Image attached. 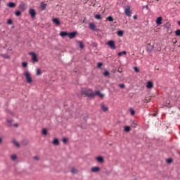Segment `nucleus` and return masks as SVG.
<instances>
[{
	"instance_id": "25",
	"label": "nucleus",
	"mask_w": 180,
	"mask_h": 180,
	"mask_svg": "<svg viewBox=\"0 0 180 180\" xmlns=\"http://www.w3.org/2000/svg\"><path fill=\"white\" fill-rule=\"evenodd\" d=\"M70 172L72 174H78V170L75 168H72Z\"/></svg>"
},
{
	"instance_id": "48",
	"label": "nucleus",
	"mask_w": 180,
	"mask_h": 180,
	"mask_svg": "<svg viewBox=\"0 0 180 180\" xmlns=\"http://www.w3.org/2000/svg\"><path fill=\"white\" fill-rule=\"evenodd\" d=\"M178 25H179V26H180V21H178Z\"/></svg>"
},
{
	"instance_id": "20",
	"label": "nucleus",
	"mask_w": 180,
	"mask_h": 180,
	"mask_svg": "<svg viewBox=\"0 0 180 180\" xmlns=\"http://www.w3.org/2000/svg\"><path fill=\"white\" fill-rule=\"evenodd\" d=\"M124 33V32H123L122 30H119L117 32V36H120V37H122L123 36Z\"/></svg>"
},
{
	"instance_id": "42",
	"label": "nucleus",
	"mask_w": 180,
	"mask_h": 180,
	"mask_svg": "<svg viewBox=\"0 0 180 180\" xmlns=\"http://www.w3.org/2000/svg\"><path fill=\"white\" fill-rule=\"evenodd\" d=\"M119 86H120V88H121L122 89H123V88H124V84H119Z\"/></svg>"
},
{
	"instance_id": "14",
	"label": "nucleus",
	"mask_w": 180,
	"mask_h": 180,
	"mask_svg": "<svg viewBox=\"0 0 180 180\" xmlns=\"http://www.w3.org/2000/svg\"><path fill=\"white\" fill-rule=\"evenodd\" d=\"M52 143L53 146H60V141L58 139H54Z\"/></svg>"
},
{
	"instance_id": "11",
	"label": "nucleus",
	"mask_w": 180,
	"mask_h": 180,
	"mask_svg": "<svg viewBox=\"0 0 180 180\" xmlns=\"http://www.w3.org/2000/svg\"><path fill=\"white\" fill-rule=\"evenodd\" d=\"M77 36V32H69L68 37L69 39H74Z\"/></svg>"
},
{
	"instance_id": "12",
	"label": "nucleus",
	"mask_w": 180,
	"mask_h": 180,
	"mask_svg": "<svg viewBox=\"0 0 180 180\" xmlns=\"http://www.w3.org/2000/svg\"><path fill=\"white\" fill-rule=\"evenodd\" d=\"M94 94H95V96H96L97 95L98 96H99V98H103V96H105V94H101V91H95Z\"/></svg>"
},
{
	"instance_id": "40",
	"label": "nucleus",
	"mask_w": 180,
	"mask_h": 180,
	"mask_svg": "<svg viewBox=\"0 0 180 180\" xmlns=\"http://www.w3.org/2000/svg\"><path fill=\"white\" fill-rule=\"evenodd\" d=\"M68 141V140L65 138L63 139V142L64 143V144H65Z\"/></svg>"
},
{
	"instance_id": "51",
	"label": "nucleus",
	"mask_w": 180,
	"mask_h": 180,
	"mask_svg": "<svg viewBox=\"0 0 180 180\" xmlns=\"http://www.w3.org/2000/svg\"><path fill=\"white\" fill-rule=\"evenodd\" d=\"M14 126H15V127H18V124H15Z\"/></svg>"
},
{
	"instance_id": "35",
	"label": "nucleus",
	"mask_w": 180,
	"mask_h": 180,
	"mask_svg": "<svg viewBox=\"0 0 180 180\" xmlns=\"http://www.w3.org/2000/svg\"><path fill=\"white\" fill-rule=\"evenodd\" d=\"M13 143L15 146H16V147H20L19 143H18L16 141H13Z\"/></svg>"
},
{
	"instance_id": "44",
	"label": "nucleus",
	"mask_w": 180,
	"mask_h": 180,
	"mask_svg": "<svg viewBox=\"0 0 180 180\" xmlns=\"http://www.w3.org/2000/svg\"><path fill=\"white\" fill-rule=\"evenodd\" d=\"M34 160H36L37 161V160H39V158L37 156H34Z\"/></svg>"
},
{
	"instance_id": "46",
	"label": "nucleus",
	"mask_w": 180,
	"mask_h": 180,
	"mask_svg": "<svg viewBox=\"0 0 180 180\" xmlns=\"http://www.w3.org/2000/svg\"><path fill=\"white\" fill-rule=\"evenodd\" d=\"M4 58H9V56H4Z\"/></svg>"
},
{
	"instance_id": "1",
	"label": "nucleus",
	"mask_w": 180,
	"mask_h": 180,
	"mask_svg": "<svg viewBox=\"0 0 180 180\" xmlns=\"http://www.w3.org/2000/svg\"><path fill=\"white\" fill-rule=\"evenodd\" d=\"M82 95H86L88 98H95V93H94L91 89L82 90Z\"/></svg>"
},
{
	"instance_id": "8",
	"label": "nucleus",
	"mask_w": 180,
	"mask_h": 180,
	"mask_svg": "<svg viewBox=\"0 0 180 180\" xmlns=\"http://www.w3.org/2000/svg\"><path fill=\"white\" fill-rule=\"evenodd\" d=\"M154 86V84L151 81H148L146 84V88L148 89H152V88Z\"/></svg>"
},
{
	"instance_id": "17",
	"label": "nucleus",
	"mask_w": 180,
	"mask_h": 180,
	"mask_svg": "<svg viewBox=\"0 0 180 180\" xmlns=\"http://www.w3.org/2000/svg\"><path fill=\"white\" fill-rule=\"evenodd\" d=\"M60 36H61V37H65V36H68V32L62 31L60 33Z\"/></svg>"
},
{
	"instance_id": "13",
	"label": "nucleus",
	"mask_w": 180,
	"mask_h": 180,
	"mask_svg": "<svg viewBox=\"0 0 180 180\" xmlns=\"http://www.w3.org/2000/svg\"><path fill=\"white\" fill-rule=\"evenodd\" d=\"M101 110H103V112H108V107H106L104 103L101 104Z\"/></svg>"
},
{
	"instance_id": "47",
	"label": "nucleus",
	"mask_w": 180,
	"mask_h": 180,
	"mask_svg": "<svg viewBox=\"0 0 180 180\" xmlns=\"http://www.w3.org/2000/svg\"><path fill=\"white\" fill-rule=\"evenodd\" d=\"M145 8H146V9H148V6H146Z\"/></svg>"
},
{
	"instance_id": "21",
	"label": "nucleus",
	"mask_w": 180,
	"mask_h": 180,
	"mask_svg": "<svg viewBox=\"0 0 180 180\" xmlns=\"http://www.w3.org/2000/svg\"><path fill=\"white\" fill-rule=\"evenodd\" d=\"M17 158H18V156L16 155H11V160H12V161H16Z\"/></svg>"
},
{
	"instance_id": "43",
	"label": "nucleus",
	"mask_w": 180,
	"mask_h": 180,
	"mask_svg": "<svg viewBox=\"0 0 180 180\" xmlns=\"http://www.w3.org/2000/svg\"><path fill=\"white\" fill-rule=\"evenodd\" d=\"M12 120H7V123H8V124H12Z\"/></svg>"
},
{
	"instance_id": "30",
	"label": "nucleus",
	"mask_w": 180,
	"mask_h": 180,
	"mask_svg": "<svg viewBox=\"0 0 180 180\" xmlns=\"http://www.w3.org/2000/svg\"><path fill=\"white\" fill-rule=\"evenodd\" d=\"M94 18H95V19H97L98 20H99V19H101V15H99V14H96L94 16Z\"/></svg>"
},
{
	"instance_id": "28",
	"label": "nucleus",
	"mask_w": 180,
	"mask_h": 180,
	"mask_svg": "<svg viewBox=\"0 0 180 180\" xmlns=\"http://www.w3.org/2000/svg\"><path fill=\"white\" fill-rule=\"evenodd\" d=\"M103 75H104V77H109L110 73H109V72H108V70H105L103 72Z\"/></svg>"
},
{
	"instance_id": "16",
	"label": "nucleus",
	"mask_w": 180,
	"mask_h": 180,
	"mask_svg": "<svg viewBox=\"0 0 180 180\" xmlns=\"http://www.w3.org/2000/svg\"><path fill=\"white\" fill-rule=\"evenodd\" d=\"M7 6H8V8H15V6H16V4L13 2H10L7 4Z\"/></svg>"
},
{
	"instance_id": "31",
	"label": "nucleus",
	"mask_w": 180,
	"mask_h": 180,
	"mask_svg": "<svg viewBox=\"0 0 180 180\" xmlns=\"http://www.w3.org/2000/svg\"><path fill=\"white\" fill-rule=\"evenodd\" d=\"M22 67H23L24 68H26V67H27V63L22 62Z\"/></svg>"
},
{
	"instance_id": "18",
	"label": "nucleus",
	"mask_w": 180,
	"mask_h": 180,
	"mask_svg": "<svg viewBox=\"0 0 180 180\" xmlns=\"http://www.w3.org/2000/svg\"><path fill=\"white\" fill-rule=\"evenodd\" d=\"M99 167H94L91 168V172H98L99 171Z\"/></svg>"
},
{
	"instance_id": "3",
	"label": "nucleus",
	"mask_w": 180,
	"mask_h": 180,
	"mask_svg": "<svg viewBox=\"0 0 180 180\" xmlns=\"http://www.w3.org/2000/svg\"><path fill=\"white\" fill-rule=\"evenodd\" d=\"M29 55L32 56V60L33 63H39V59L37 58V56L34 52H30Z\"/></svg>"
},
{
	"instance_id": "29",
	"label": "nucleus",
	"mask_w": 180,
	"mask_h": 180,
	"mask_svg": "<svg viewBox=\"0 0 180 180\" xmlns=\"http://www.w3.org/2000/svg\"><path fill=\"white\" fill-rule=\"evenodd\" d=\"M36 75H41V70L40 69L37 70Z\"/></svg>"
},
{
	"instance_id": "41",
	"label": "nucleus",
	"mask_w": 180,
	"mask_h": 180,
	"mask_svg": "<svg viewBox=\"0 0 180 180\" xmlns=\"http://www.w3.org/2000/svg\"><path fill=\"white\" fill-rule=\"evenodd\" d=\"M167 162L168 164H171V162H172V159H167Z\"/></svg>"
},
{
	"instance_id": "34",
	"label": "nucleus",
	"mask_w": 180,
	"mask_h": 180,
	"mask_svg": "<svg viewBox=\"0 0 180 180\" xmlns=\"http://www.w3.org/2000/svg\"><path fill=\"white\" fill-rule=\"evenodd\" d=\"M175 34H176V36H180V30H176Z\"/></svg>"
},
{
	"instance_id": "7",
	"label": "nucleus",
	"mask_w": 180,
	"mask_h": 180,
	"mask_svg": "<svg viewBox=\"0 0 180 180\" xmlns=\"http://www.w3.org/2000/svg\"><path fill=\"white\" fill-rule=\"evenodd\" d=\"M52 22L56 25L60 26L61 24V22H60V20L58 18H53Z\"/></svg>"
},
{
	"instance_id": "5",
	"label": "nucleus",
	"mask_w": 180,
	"mask_h": 180,
	"mask_svg": "<svg viewBox=\"0 0 180 180\" xmlns=\"http://www.w3.org/2000/svg\"><path fill=\"white\" fill-rule=\"evenodd\" d=\"M125 15L127 16H131V11H130V6H127L124 9Z\"/></svg>"
},
{
	"instance_id": "2",
	"label": "nucleus",
	"mask_w": 180,
	"mask_h": 180,
	"mask_svg": "<svg viewBox=\"0 0 180 180\" xmlns=\"http://www.w3.org/2000/svg\"><path fill=\"white\" fill-rule=\"evenodd\" d=\"M27 84H33V79L32 78V74L29 71H25L23 74Z\"/></svg>"
},
{
	"instance_id": "37",
	"label": "nucleus",
	"mask_w": 180,
	"mask_h": 180,
	"mask_svg": "<svg viewBox=\"0 0 180 180\" xmlns=\"http://www.w3.org/2000/svg\"><path fill=\"white\" fill-rule=\"evenodd\" d=\"M134 70L135 72H140V70H139V68L137 67H135L134 68Z\"/></svg>"
},
{
	"instance_id": "36",
	"label": "nucleus",
	"mask_w": 180,
	"mask_h": 180,
	"mask_svg": "<svg viewBox=\"0 0 180 180\" xmlns=\"http://www.w3.org/2000/svg\"><path fill=\"white\" fill-rule=\"evenodd\" d=\"M102 65H103V64L102 63H98L97 64L98 68H101V67H102Z\"/></svg>"
},
{
	"instance_id": "9",
	"label": "nucleus",
	"mask_w": 180,
	"mask_h": 180,
	"mask_svg": "<svg viewBox=\"0 0 180 180\" xmlns=\"http://www.w3.org/2000/svg\"><path fill=\"white\" fill-rule=\"evenodd\" d=\"M156 25H158V26H160V25H162V17L157 18Z\"/></svg>"
},
{
	"instance_id": "50",
	"label": "nucleus",
	"mask_w": 180,
	"mask_h": 180,
	"mask_svg": "<svg viewBox=\"0 0 180 180\" xmlns=\"http://www.w3.org/2000/svg\"><path fill=\"white\" fill-rule=\"evenodd\" d=\"M134 19H136V15H134Z\"/></svg>"
},
{
	"instance_id": "49",
	"label": "nucleus",
	"mask_w": 180,
	"mask_h": 180,
	"mask_svg": "<svg viewBox=\"0 0 180 180\" xmlns=\"http://www.w3.org/2000/svg\"><path fill=\"white\" fill-rule=\"evenodd\" d=\"M0 143H2V139L0 138Z\"/></svg>"
},
{
	"instance_id": "27",
	"label": "nucleus",
	"mask_w": 180,
	"mask_h": 180,
	"mask_svg": "<svg viewBox=\"0 0 180 180\" xmlns=\"http://www.w3.org/2000/svg\"><path fill=\"white\" fill-rule=\"evenodd\" d=\"M41 133L44 136H47V129L44 128Z\"/></svg>"
},
{
	"instance_id": "19",
	"label": "nucleus",
	"mask_w": 180,
	"mask_h": 180,
	"mask_svg": "<svg viewBox=\"0 0 180 180\" xmlns=\"http://www.w3.org/2000/svg\"><path fill=\"white\" fill-rule=\"evenodd\" d=\"M78 44H79V47L80 48V49H84V47H85V46L84 45V43L82 42V41H79L78 42Z\"/></svg>"
},
{
	"instance_id": "6",
	"label": "nucleus",
	"mask_w": 180,
	"mask_h": 180,
	"mask_svg": "<svg viewBox=\"0 0 180 180\" xmlns=\"http://www.w3.org/2000/svg\"><path fill=\"white\" fill-rule=\"evenodd\" d=\"M89 28L91 29V30H94V32L98 31V29H96V25H95V24H94L93 22H91L89 24Z\"/></svg>"
},
{
	"instance_id": "32",
	"label": "nucleus",
	"mask_w": 180,
	"mask_h": 180,
	"mask_svg": "<svg viewBox=\"0 0 180 180\" xmlns=\"http://www.w3.org/2000/svg\"><path fill=\"white\" fill-rule=\"evenodd\" d=\"M21 14H22V13H21L20 11H15V16H20Z\"/></svg>"
},
{
	"instance_id": "22",
	"label": "nucleus",
	"mask_w": 180,
	"mask_h": 180,
	"mask_svg": "<svg viewBox=\"0 0 180 180\" xmlns=\"http://www.w3.org/2000/svg\"><path fill=\"white\" fill-rule=\"evenodd\" d=\"M126 54H127V52L126 51H122V52H119L117 53V56H126Z\"/></svg>"
},
{
	"instance_id": "15",
	"label": "nucleus",
	"mask_w": 180,
	"mask_h": 180,
	"mask_svg": "<svg viewBox=\"0 0 180 180\" xmlns=\"http://www.w3.org/2000/svg\"><path fill=\"white\" fill-rule=\"evenodd\" d=\"M96 161H98V162H103L104 160H103V157L102 156H98L96 158Z\"/></svg>"
},
{
	"instance_id": "24",
	"label": "nucleus",
	"mask_w": 180,
	"mask_h": 180,
	"mask_svg": "<svg viewBox=\"0 0 180 180\" xmlns=\"http://www.w3.org/2000/svg\"><path fill=\"white\" fill-rule=\"evenodd\" d=\"M124 131H126V133H129V131H130V130H131L130 127H129V126L124 127Z\"/></svg>"
},
{
	"instance_id": "45",
	"label": "nucleus",
	"mask_w": 180,
	"mask_h": 180,
	"mask_svg": "<svg viewBox=\"0 0 180 180\" xmlns=\"http://www.w3.org/2000/svg\"><path fill=\"white\" fill-rule=\"evenodd\" d=\"M23 6H25V4H22L20 6V8H23Z\"/></svg>"
},
{
	"instance_id": "26",
	"label": "nucleus",
	"mask_w": 180,
	"mask_h": 180,
	"mask_svg": "<svg viewBox=\"0 0 180 180\" xmlns=\"http://www.w3.org/2000/svg\"><path fill=\"white\" fill-rule=\"evenodd\" d=\"M106 20H108V22H113V17L108 16L107 17Z\"/></svg>"
},
{
	"instance_id": "4",
	"label": "nucleus",
	"mask_w": 180,
	"mask_h": 180,
	"mask_svg": "<svg viewBox=\"0 0 180 180\" xmlns=\"http://www.w3.org/2000/svg\"><path fill=\"white\" fill-rule=\"evenodd\" d=\"M107 44L110 47V49H112V50H115L116 49V45L115 44L114 41L110 40L107 43Z\"/></svg>"
},
{
	"instance_id": "10",
	"label": "nucleus",
	"mask_w": 180,
	"mask_h": 180,
	"mask_svg": "<svg viewBox=\"0 0 180 180\" xmlns=\"http://www.w3.org/2000/svg\"><path fill=\"white\" fill-rule=\"evenodd\" d=\"M29 13L32 18H34L36 16V11H34L33 8L30 9Z\"/></svg>"
},
{
	"instance_id": "23",
	"label": "nucleus",
	"mask_w": 180,
	"mask_h": 180,
	"mask_svg": "<svg viewBox=\"0 0 180 180\" xmlns=\"http://www.w3.org/2000/svg\"><path fill=\"white\" fill-rule=\"evenodd\" d=\"M129 112L131 116H134V115H136V111L133 108H129Z\"/></svg>"
},
{
	"instance_id": "38",
	"label": "nucleus",
	"mask_w": 180,
	"mask_h": 180,
	"mask_svg": "<svg viewBox=\"0 0 180 180\" xmlns=\"http://www.w3.org/2000/svg\"><path fill=\"white\" fill-rule=\"evenodd\" d=\"M7 24L8 25H12V20L8 19V21H7Z\"/></svg>"
},
{
	"instance_id": "33",
	"label": "nucleus",
	"mask_w": 180,
	"mask_h": 180,
	"mask_svg": "<svg viewBox=\"0 0 180 180\" xmlns=\"http://www.w3.org/2000/svg\"><path fill=\"white\" fill-rule=\"evenodd\" d=\"M131 127H134V129H136V127H137V124L136 122H133L131 124Z\"/></svg>"
},
{
	"instance_id": "39",
	"label": "nucleus",
	"mask_w": 180,
	"mask_h": 180,
	"mask_svg": "<svg viewBox=\"0 0 180 180\" xmlns=\"http://www.w3.org/2000/svg\"><path fill=\"white\" fill-rule=\"evenodd\" d=\"M46 5L44 4H42L41 5V7L42 8V9H46Z\"/></svg>"
}]
</instances>
